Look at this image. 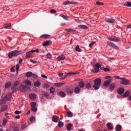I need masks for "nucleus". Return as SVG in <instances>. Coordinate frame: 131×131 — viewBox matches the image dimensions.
Here are the masks:
<instances>
[{
    "label": "nucleus",
    "mask_w": 131,
    "mask_h": 131,
    "mask_svg": "<svg viewBox=\"0 0 131 131\" xmlns=\"http://www.w3.org/2000/svg\"><path fill=\"white\" fill-rule=\"evenodd\" d=\"M69 4H70L71 5H78V3L77 2H73V1H72L70 2L69 1H67L64 2L62 4V5H69Z\"/></svg>",
    "instance_id": "obj_9"
},
{
    "label": "nucleus",
    "mask_w": 131,
    "mask_h": 131,
    "mask_svg": "<svg viewBox=\"0 0 131 131\" xmlns=\"http://www.w3.org/2000/svg\"><path fill=\"white\" fill-rule=\"evenodd\" d=\"M101 82L102 80L101 78H97L94 80V85L93 86V89H95L96 91L100 89V85H101Z\"/></svg>",
    "instance_id": "obj_1"
},
{
    "label": "nucleus",
    "mask_w": 131,
    "mask_h": 131,
    "mask_svg": "<svg viewBox=\"0 0 131 131\" xmlns=\"http://www.w3.org/2000/svg\"><path fill=\"white\" fill-rule=\"evenodd\" d=\"M107 44L108 45V46H109V47H110L111 48H112L113 49H115V50H119L120 48L119 47H118L117 46H116L115 44H114V43H112L109 41H107L106 42Z\"/></svg>",
    "instance_id": "obj_5"
},
{
    "label": "nucleus",
    "mask_w": 131,
    "mask_h": 131,
    "mask_svg": "<svg viewBox=\"0 0 131 131\" xmlns=\"http://www.w3.org/2000/svg\"><path fill=\"white\" fill-rule=\"evenodd\" d=\"M20 54V51L17 50H14L12 52H9L8 56L9 58H12L13 57H17Z\"/></svg>",
    "instance_id": "obj_3"
},
{
    "label": "nucleus",
    "mask_w": 131,
    "mask_h": 131,
    "mask_svg": "<svg viewBox=\"0 0 131 131\" xmlns=\"http://www.w3.org/2000/svg\"><path fill=\"white\" fill-rule=\"evenodd\" d=\"M71 127H72V124H71V123L68 124V126L67 127V129L68 130H71Z\"/></svg>",
    "instance_id": "obj_39"
},
{
    "label": "nucleus",
    "mask_w": 131,
    "mask_h": 131,
    "mask_svg": "<svg viewBox=\"0 0 131 131\" xmlns=\"http://www.w3.org/2000/svg\"><path fill=\"white\" fill-rule=\"evenodd\" d=\"M84 85H85V84H84V82L83 81H80L78 84V86L79 88H81V89H83V88H84Z\"/></svg>",
    "instance_id": "obj_20"
},
{
    "label": "nucleus",
    "mask_w": 131,
    "mask_h": 131,
    "mask_svg": "<svg viewBox=\"0 0 131 131\" xmlns=\"http://www.w3.org/2000/svg\"><path fill=\"white\" fill-rule=\"evenodd\" d=\"M107 126L109 130H112V129H113V126L112 125V124H111V123H108L107 124Z\"/></svg>",
    "instance_id": "obj_26"
},
{
    "label": "nucleus",
    "mask_w": 131,
    "mask_h": 131,
    "mask_svg": "<svg viewBox=\"0 0 131 131\" xmlns=\"http://www.w3.org/2000/svg\"><path fill=\"white\" fill-rule=\"evenodd\" d=\"M75 74H76V73H69L66 75H65L63 78H62V79H65V78L67 77V76H71L72 75H74Z\"/></svg>",
    "instance_id": "obj_18"
},
{
    "label": "nucleus",
    "mask_w": 131,
    "mask_h": 131,
    "mask_svg": "<svg viewBox=\"0 0 131 131\" xmlns=\"http://www.w3.org/2000/svg\"><path fill=\"white\" fill-rule=\"evenodd\" d=\"M13 131H19V128L18 127H15L13 128Z\"/></svg>",
    "instance_id": "obj_57"
},
{
    "label": "nucleus",
    "mask_w": 131,
    "mask_h": 131,
    "mask_svg": "<svg viewBox=\"0 0 131 131\" xmlns=\"http://www.w3.org/2000/svg\"><path fill=\"white\" fill-rule=\"evenodd\" d=\"M58 126L59 127H62V126H64V123H63L62 121H59L58 122Z\"/></svg>",
    "instance_id": "obj_36"
},
{
    "label": "nucleus",
    "mask_w": 131,
    "mask_h": 131,
    "mask_svg": "<svg viewBox=\"0 0 131 131\" xmlns=\"http://www.w3.org/2000/svg\"><path fill=\"white\" fill-rule=\"evenodd\" d=\"M112 81V79H110L106 81H105L103 83V85L104 86L107 87L109 84L111 83V82Z\"/></svg>",
    "instance_id": "obj_10"
},
{
    "label": "nucleus",
    "mask_w": 131,
    "mask_h": 131,
    "mask_svg": "<svg viewBox=\"0 0 131 131\" xmlns=\"http://www.w3.org/2000/svg\"><path fill=\"white\" fill-rule=\"evenodd\" d=\"M86 85V88H87V89H92V85H91V83H87L85 84Z\"/></svg>",
    "instance_id": "obj_41"
},
{
    "label": "nucleus",
    "mask_w": 131,
    "mask_h": 131,
    "mask_svg": "<svg viewBox=\"0 0 131 131\" xmlns=\"http://www.w3.org/2000/svg\"><path fill=\"white\" fill-rule=\"evenodd\" d=\"M129 96V92L128 91H126L124 95L122 96V98H125V97H128Z\"/></svg>",
    "instance_id": "obj_32"
},
{
    "label": "nucleus",
    "mask_w": 131,
    "mask_h": 131,
    "mask_svg": "<svg viewBox=\"0 0 131 131\" xmlns=\"http://www.w3.org/2000/svg\"><path fill=\"white\" fill-rule=\"evenodd\" d=\"M14 113L15 114H21V113H22V111H15Z\"/></svg>",
    "instance_id": "obj_53"
},
{
    "label": "nucleus",
    "mask_w": 131,
    "mask_h": 131,
    "mask_svg": "<svg viewBox=\"0 0 131 131\" xmlns=\"http://www.w3.org/2000/svg\"><path fill=\"white\" fill-rule=\"evenodd\" d=\"M65 30L66 31H67V32H71L73 34L76 33V30H74L72 29H66Z\"/></svg>",
    "instance_id": "obj_16"
},
{
    "label": "nucleus",
    "mask_w": 131,
    "mask_h": 131,
    "mask_svg": "<svg viewBox=\"0 0 131 131\" xmlns=\"http://www.w3.org/2000/svg\"><path fill=\"white\" fill-rule=\"evenodd\" d=\"M104 71H105L106 72H108V71H110V69L108 68H104Z\"/></svg>",
    "instance_id": "obj_56"
},
{
    "label": "nucleus",
    "mask_w": 131,
    "mask_h": 131,
    "mask_svg": "<svg viewBox=\"0 0 131 131\" xmlns=\"http://www.w3.org/2000/svg\"><path fill=\"white\" fill-rule=\"evenodd\" d=\"M105 21L107 23H114V22H115V19H114L113 18H106L105 19Z\"/></svg>",
    "instance_id": "obj_12"
},
{
    "label": "nucleus",
    "mask_w": 131,
    "mask_h": 131,
    "mask_svg": "<svg viewBox=\"0 0 131 131\" xmlns=\"http://www.w3.org/2000/svg\"><path fill=\"white\" fill-rule=\"evenodd\" d=\"M46 58L49 59H52V54H51L50 53H48L46 55Z\"/></svg>",
    "instance_id": "obj_43"
},
{
    "label": "nucleus",
    "mask_w": 131,
    "mask_h": 131,
    "mask_svg": "<svg viewBox=\"0 0 131 131\" xmlns=\"http://www.w3.org/2000/svg\"><path fill=\"white\" fill-rule=\"evenodd\" d=\"M52 120L54 122H58V120H59V117L57 116H54L52 117Z\"/></svg>",
    "instance_id": "obj_22"
},
{
    "label": "nucleus",
    "mask_w": 131,
    "mask_h": 131,
    "mask_svg": "<svg viewBox=\"0 0 131 131\" xmlns=\"http://www.w3.org/2000/svg\"><path fill=\"white\" fill-rule=\"evenodd\" d=\"M41 38H46V39H48L51 37V35L49 34H43L41 36Z\"/></svg>",
    "instance_id": "obj_23"
},
{
    "label": "nucleus",
    "mask_w": 131,
    "mask_h": 131,
    "mask_svg": "<svg viewBox=\"0 0 131 131\" xmlns=\"http://www.w3.org/2000/svg\"><path fill=\"white\" fill-rule=\"evenodd\" d=\"M35 120V118H34V116H31L30 118V121L31 122H33Z\"/></svg>",
    "instance_id": "obj_42"
},
{
    "label": "nucleus",
    "mask_w": 131,
    "mask_h": 131,
    "mask_svg": "<svg viewBox=\"0 0 131 131\" xmlns=\"http://www.w3.org/2000/svg\"><path fill=\"white\" fill-rule=\"evenodd\" d=\"M20 84V82L19 81H16L14 82V87L18 86Z\"/></svg>",
    "instance_id": "obj_47"
},
{
    "label": "nucleus",
    "mask_w": 131,
    "mask_h": 131,
    "mask_svg": "<svg viewBox=\"0 0 131 131\" xmlns=\"http://www.w3.org/2000/svg\"><path fill=\"white\" fill-rule=\"evenodd\" d=\"M31 76H32V77H33V78H36V77H37L36 75H35L33 73H32V75Z\"/></svg>",
    "instance_id": "obj_62"
},
{
    "label": "nucleus",
    "mask_w": 131,
    "mask_h": 131,
    "mask_svg": "<svg viewBox=\"0 0 131 131\" xmlns=\"http://www.w3.org/2000/svg\"><path fill=\"white\" fill-rule=\"evenodd\" d=\"M127 29H129V28H131V25H129L126 27Z\"/></svg>",
    "instance_id": "obj_64"
},
{
    "label": "nucleus",
    "mask_w": 131,
    "mask_h": 131,
    "mask_svg": "<svg viewBox=\"0 0 131 131\" xmlns=\"http://www.w3.org/2000/svg\"><path fill=\"white\" fill-rule=\"evenodd\" d=\"M108 39L109 40H111V41H114L115 42H118L119 41H120V39L116 37H115V38L110 37H108Z\"/></svg>",
    "instance_id": "obj_8"
},
{
    "label": "nucleus",
    "mask_w": 131,
    "mask_h": 131,
    "mask_svg": "<svg viewBox=\"0 0 131 131\" xmlns=\"http://www.w3.org/2000/svg\"><path fill=\"white\" fill-rule=\"evenodd\" d=\"M59 16L60 17H62V18H63V19H64V20H66L67 21H68V20H69V18H68V17L66 16V15H65L60 14Z\"/></svg>",
    "instance_id": "obj_31"
},
{
    "label": "nucleus",
    "mask_w": 131,
    "mask_h": 131,
    "mask_svg": "<svg viewBox=\"0 0 131 131\" xmlns=\"http://www.w3.org/2000/svg\"><path fill=\"white\" fill-rule=\"evenodd\" d=\"M50 91L51 94L55 93V88H53V86H51L50 89Z\"/></svg>",
    "instance_id": "obj_44"
},
{
    "label": "nucleus",
    "mask_w": 131,
    "mask_h": 131,
    "mask_svg": "<svg viewBox=\"0 0 131 131\" xmlns=\"http://www.w3.org/2000/svg\"><path fill=\"white\" fill-rule=\"evenodd\" d=\"M79 28H81V29H89V27L84 25H80L78 26Z\"/></svg>",
    "instance_id": "obj_17"
},
{
    "label": "nucleus",
    "mask_w": 131,
    "mask_h": 131,
    "mask_svg": "<svg viewBox=\"0 0 131 131\" xmlns=\"http://www.w3.org/2000/svg\"><path fill=\"white\" fill-rule=\"evenodd\" d=\"M31 106L32 107H36V103L34 102L31 103Z\"/></svg>",
    "instance_id": "obj_49"
},
{
    "label": "nucleus",
    "mask_w": 131,
    "mask_h": 131,
    "mask_svg": "<svg viewBox=\"0 0 131 131\" xmlns=\"http://www.w3.org/2000/svg\"><path fill=\"white\" fill-rule=\"evenodd\" d=\"M49 44L50 41L47 40L43 44V47H47V46H48Z\"/></svg>",
    "instance_id": "obj_48"
},
{
    "label": "nucleus",
    "mask_w": 131,
    "mask_h": 131,
    "mask_svg": "<svg viewBox=\"0 0 131 131\" xmlns=\"http://www.w3.org/2000/svg\"><path fill=\"white\" fill-rule=\"evenodd\" d=\"M19 89L20 92H26V91L30 90V87L26 85H21L19 86Z\"/></svg>",
    "instance_id": "obj_4"
},
{
    "label": "nucleus",
    "mask_w": 131,
    "mask_h": 131,
    "mask_svg": "<svg viewBox=\"0 0 131 131\" xmlns=\"http://www.w3.org/2000/svg\"><path fill=\"white\" fill-rule=\"evenodd\" d=\"M124 93V89L121 88L118 90V94L119 95H122Z\"/></svg>",
    "instance_id": "obj_15"
},
{
    "label": "nucleus",
    "mask_w": 131,
    "mask_h": 131,
    "mask_svg": "<svg viewBox=\"0 0 131 131\" xmlns=\"http://www.w3.org/2000/svg\"><path fill=\"white\" fill-rule=\"evenodd\" d=\"M80 88H79V87L78 86H76L75 88L74 89V92L75 93V94H79V93H80Z\"/></svg>",
    "instance_id": "obj_19"
},
{
    "label": "nucleus",
    "mask_w": 131,
    "mask_h": 131,
    "mask_svg": "<svg viewBox=\"0 0 131 131\" xmlns=\"http://www.w3.org/2000/svg\"><path fill=\"white\" fill-rule=\"evenodd\" d=\"M41 83L39 82V81H36V82H35L34 83V85L36 87V88H38V86H40L41 85Z\"/></svg>",
    "instance_id": "obj_28"
},
{
    "label": "nucleus",
    "mask_w": 131,
    "mask_h": 131,
    "mask_svg": "<svg viewBox=\"0 0 131 131\" xmlns=\"http://www.w3.org/2000/svg\"><path fill=\"white\" fill-rule=\"evenodd\" d=\"M39 51V50L38 49H37L36 50H31L30 52L32 54L33 53H35V52H36V53H38Z\"/></svg>",
    "instance_id": "obj_52"
},
{
    "label": "nucleus",
    "mask_w": 131,
    "mask_h": 131,
    "mask_svg": "<svg viewBox=\"0 0 131 131\" xmlns=\"http://www.w3.org/2000/svg\"><path fill=\"white\" fill-rule=\"evenodd\" d=\"M59 95L62 97V98L64 97H66V93H65L64 92L60 91L59 92Z\"/></svg>",
    "instance_id": "obj_35"
},
{
    "label": "nucleus",
    "mask_w": 131,
    "mask_h": 131,
    "mask_svg": "<svg viewBox=\"0 0 131 131\" xmlns=\"http://www.w3.org/2000/svg\"><path fill=\"white\" fill-rule=\"evenodd\" d=\"M65 55H61L60 56H59L57 57V61H58V62H60L61 61H63V60H65Z\"/></svg>",
    "instance_id": "obj_11"
},
{
    "label": "nucleus",
    "mask_w": 131,
    "mask_h": 131,
    "mask_svg": "<svg viewBox=\"0 0 131 131\" xmlns=\"http://www.w3.org/2000/svg\"><path fill=\"white\" fill-rule=\"evenodd\" d=\"M122 128V127L121 126V125H118L116 126V131H121V128Z\"/></svg>",
    "instance_id": "obj_27"
},
{
    "label": "nucleus",
    "mask_w": 131,
    "mask_h": 131,
    "mask_svg": "<svg viewBox=\"0 0 131 131\" xmlns=\"http://www.w3.org/2000/svg\"><path fill=\"white\" fill-rule=\"evenodd\" d=\"M41 77H42L43 78H45V79H47V78H48V77L45 75H41Z\"/></svg>",
    "instance_id": "obj_61"
},
{
    "label": "nucleus",
    "mask_w": 131,
    "mask_h": 131,
    "mask_svg": "<svg viewBox=\"0 0 131 131\" xmlns=\"http://www.w3.org/2000/svg\"><path fill=\"white\" fill-rule=\"evenodd\" d=\"M6 101H10V98H9L8 96H6L3 99H1L0 100L1 105H3V104H6Z\"/></svg>",
    "instance_id": "obj_7"
},
{
    "label": "nucleus",
    "mask_w": 131,
    "mask_h": 131,
    "mask_svg": "<svg viewBox=\"0 0 131 131\" xmlns=\"http://www.w3.org/2000/svg\"><path fill=\"white\" fill-rule=\"evenodd\" d=\"M31 110L33 112H36L37 111V108L36 107H32Z\"/></svg>",
    "instance_id": "obj_50"
},
{
    "label": "nucleus",
    "mask_w": 131,
    "mask_h": 131,
    "mask_svg": "<svg viewBox=\"0 0 131 131\" xmlns=\"http://www.w3.org/2000/svg\"><path fill=\"white\" fill-rule=\"evenodd\" d=\"M44 88L45 89H47V90H48V89H50V84H48V83L45 84Z\"/></svg>",
    "instance_id": "obj_46"
},
{
    "label": "nucleus",
    "mask_w": 131,
    "mask_h": 131,
    "mask_svg": "<svg viewBox=\"0 0 131 131\" xmlns=\"http://www.w3.org/2000/svg\"><path fill=\"white\" fill-rule=\"evenodd\" d=\"M76 51L77 52H82V50H81V49H80V48H79V46H77L76 47Z\"/></svg>",
    "instance_id": "obj_45"
},
{
    "label": "nucleus",
    "mask_w": 131,
    "mask_h": 131,
    "mask_svg": "<svg viewBox=\"0 0 131 131\" xmlns=\"http://www.w3.org/2000/svg\"><path fill=\"white\" fill-rule=\"evenodd\" d=\"M65 84L64 83H54V85L55 86H57V88H60V86H62V85H64Z\"/></svg>",
    "instance_id": "obj_25"
},
{
    "label": "nucleus",
    "mask_w": 131,
    "mask_h": 131,
    "mask_svg": "<svg viewBox=\"0 0 131 131\" xmlns=\"http://www.w3.org/2000/svg\"><path fill=\"white\" fill-rule=\"evenodd\" d=\"M67 115L69 117H72V116H73V114L71 111H69L67 112Z\"/></svg>",
    "instance_id": "obj_38"
},
{
    "label": "nucleus",
    "mask_w": 131,
    "mask_h": 131,
    "mask_svg": "<svg viewBox=\"0 0 131 131\" xmlns=\"http://www.w3.org/2000/svg\"><path fill=\"white\" fill-rule=\"evenodd\" d=\"M30 62H31V63H33L34 64H36V63H37V61L33 60L32 59H31Z\"/></svg>",
    "instance_id": "obj_58"
},
{
    "label": "nucleus",
    "mask_w": 131,
    "mask_h": 131,
    "mask_svg": "<svg viewBox=\"0 0 131 131\" xmlns=\"http://www.w3.org/2000/svg\"><path fill=\"white\" fill-rule=\"evenodd\" d=\"M44 96L46 97V98H48V97H49V94L48 93H45Z\"/></svg>",
    "instance_id": "obj_63"
},
{
    "label": "nucleus",
    "mask_w": 131,
    "mask_h": 131,
    "mask_svg": "<svg viewBox=\"0 0 131 131\" xmlns=\"http://www.w3.org/2000/svg\"><path fill=\"white\" fill-rule=\"evenodd\" d=\"M7 109H8V105H4L1 109V111L2 112H4L6 111V110H7Z\"/></svg>",
    "instance_id": "obj_34"
},
{
    "label": "nucleus",
    "mask_w": 131,
    "mask_h": 131,
    "mask_svg": "<svg viewBox=\"0 0 131 131\" xmlns=\"http://www.w3.org/2000/svg\"><path fill=\"white\" fill-rule=\"evenodd\" d=\"M50 13H57V11L55 9H51Z\"/></svg>",
    "instance_id": "obj_59"
},
{
    "label": "nucleus",
    "mask_w": 131,
    "mask_h": 131,
    "mask_svg": "<svg viewBox=\"0 0 131 131\" xmlns=\"http://www.w3.org/2000/svg\"><path fill=\"white\" fill-rule=\"evenodd\" d=\"M94 45H95V41H93L92 43L89 44V48H92Z\"/></svg>",
    "instance_id": "obj_54"
},
{
    "label": "nucleus",
    "mask_w": 131,
    "mask_h": 131,
    "mask_svg": "<svg viewBox=\"0 0 131 131\" xmlns=\"http://www.w3.org/2000/svg\"><path fill=\"white\" fill-rule=\"evenodd\" d=\"M11 85H12V83L10 81H8L5 83V89H9Z\"/></svg>",
    "instance_id": "obj_21"
},
{
    "label": "nucleus",
    "mask_w": 131,
    "mask_h": 131,
    "mask_svg": "<svg viewBox=\"0 0 131 131\" xmlns=\"http://www.w3.org/2000/svg\"><path fill=\"white\" fill-rule=\"evenodd\" d=\"M11 90H13V93H15L16 92V89H15V87L12 86Z\"/></svg>",
    "instance_id": "obj_60"
},
{
    "label": "nucleus",
    "mask_w": 131,
    "mask_h": 131,
    "mask_svg": "<svg viewBox=\"0 0 131 131\" xmlns=\"http://www.w3.org/2000/svg\"><path fill=\"white\" fill-rule=\"evenodd\" d=\"M4 27L6 29H8V28H10L11 27V24H6L4 26Z\"/></svg>",
    "instance_id": "obj_37"
},
{
    "label": "nucleus",
    "mask_w": 131,
    "mask_h": 131,
    "mask_svg": "<svg viewBox=\"0 0 131 131\" xmlns=\"http://www.w3.org/2000/svg\"><path fill=\"white\" fill-rule=\"evenodd\" d=\"M29 97L32 100H35L36 99V95L35 94H30Z\"/></svg>",
    "instance_id": "obj_29"
},
{
    "label": "nucleus",
    "mask_w": 131,
    "mask_h": 131,
    "mask_svg": "<svg viewBox=\"0 0 131 131\" xmlns=\"http://www.w3.org/2000/svg\"><path fill=\"white\" fill-rule=\"evenodd\" d=\"M121 84H124V85H127L128 84H129V80H127L125 78H121Z\"/></svg>",
    "instance_id": "obj_6"
},
{
    "label": "nucleus",
    "mask_w": 131,
    "mask_h": 131,
    "mask_svg": "<svg viewBox=\"0 0 131 131\" xmlns=\"http://www.w3.org/2000/svg\"><path fill=\"white\" fill-rule=\"evenodd\" d=\"M33 57V56H32V53L31 51H29L26 53V57L27 58V59L28 58H32Z\"/></svg>",
    "instance_id": "obj_14"
},
{
    "label": "nucleus",
    "mask_w": 131,
    "mask_h": 131,
    "mask_svg": "<svg viewBox=\"0 0 131 131\" xmlns=\"http://www.w3.org/2000/svg\"><path fill=\"white\" fill-rule=\"evenodd\" d=\"M124 6H125V7H131V3L129 2H126L124 3Z\"/></svg>",
    "instance_id": "obj_33"
},
{
    "label": "nucleus",
    "mask_w": 131,
    "mask_h": 131,
    "mask_svg": "<svg viewBox=\"0 0 131 131\" xmlns=\"http://www.w3.org/2000/svg\"><path fill=\"white\" fill-rule=\"evenodd\" d=\"M26 76L27 77H31L32 76V72H28L26 74Z\"/></svg>",
    "instance_id": "obj_30"
},
{
    "label": "nucleus",
    "mask_w": 131,
    "mask_h": 131,
    "mask_svg": "<svg viewBox=\"0 0 131 131\" xmlns=\"http://www.w3.org/2000/svg\"><path fill=\"white\" fill-rule=\"evenodd\" d=\"M116 88V86H115V83H112L110 85L109 89L111 91H114V89Z\"/></svg>",
    "instance_id": "obj_13"
},
{
    "label": "nucleus",
    "mask_w": 131,
    "mask_h": 131,
    "mask_svg": "<svg viewBox=\"0 0 131 131\" xmlns=\"http://www.w3.org/2000/svg\"><path fill=\"white\" fill-rule=\"evenodd\" d=\"M20 68V66L19 64H16V70L18 71Z\"/></svg>",
    "instance_id": "obj_55"
},
{
    "label": "nucleus",
    "mask_w": 131,
    "mask_h": 131,
    "mask_svg": "<svg viewBox=\"0 0 131 131\" xmlns=\"http://www.w3.org/2000/svg\"><path fill=\"white\" fill-rule=\"evenodd\" d=\"M95 68L92 69V72H93V73H98L99 72H100V69H102V65H101V64L99 63H97L95 64Z\"/></svg>",
    "instance_id": "obj_2"
},
{
    "label": "nucleus",
    "mask_w": 131,
    "mask_h": 131,
    "mask_svg": "<svg viewBox=\"0 0 131 131\" xmlns=\"http://www.w3.org/2000/svg\"><path fill=\"white\" fill-rule=\"evenodd\" d=\"M96 5H97L98 6H103V5H104V3H101V2H97L96 3Z\"/></svg>",
    "instance_id": "obj_51"
},
{
    "label": "nucleus",
    "mask_w": 131,
    "mask_h": 131,
    "mask_svg": "<svg viewBox=\"0 0 131 131\" xmlns=\"http://www.w3.org/2000/svg\"><path fill=\"white\" fill-rule=\"evenodd\" d=\"M25 83H26V84H27V85L31 86V82L30 81H29V80H26Z\"/></svg>",
    "instance_id": "obj_40"
},
{
    "label": "nucleus",
    "mask_w": 131,
    "mask_h": 131,
    "mask_svg": "<svg viewBox=\"0 0 131 131\" xmlns=\"http://www.w3.org/2000/svg\"><path fill=\"white\" fill-rule=\"evenodd\" d=\"M66 92L69 95H71L73 93V90L71 89L68 88L67 89Z\"/></svg>",
    "instance_id": "obj_24"
}]
</instances>
